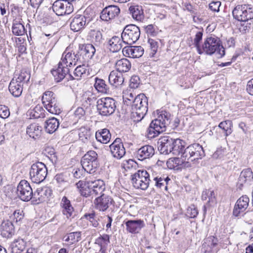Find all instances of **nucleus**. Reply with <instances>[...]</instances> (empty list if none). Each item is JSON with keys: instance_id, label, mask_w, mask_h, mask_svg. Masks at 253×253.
I'll return each instance as SVG.
<instances>
[{"instance_id": "f257e3e1", "label": "nucleus", "mask_w": 253, "mask_h": 253, "mask_svg": "<svg viewBox=\"0 0 253 253\" xmlns=\"http://www.w3.org/2000/svg\"><path fill=\"white\" fill-rule=\"evenodd\" d=\"M173 140L171 153L174 155L181 154V158L184 162H198L205 156L202 146L198 143L191 144L185 148L182 140L173 138Z\"/></svg>"}, {"instance_id": "f03ea898", "label": "nucleus", "mask_w": 253, "mask_h": 253, "mask_svg": "<svg viewBox=\"0 0 253 253\" xmlns=\"http://www.w3.org/2000/svg\"><path fill=\"white\" fill-rule=\"evenodd\" d=\"M157 118L153 120L147 129L148 137L154 138L166 130L167 126L170 124L171 115L166 111H162L158 114Z\"/></svg>"}, {"instance_id": "7ed1b4c3", "label": "nucleus", "mask_w": 253, "mask_h": 253, "mask_svg": "<svg viewBox=\"0 0 253 253\" xmlns=\"http://www.w3.org/2000/svg\"><path fill=\"white\" fill-rule=\"evenodd\" d=\"M198 53L200 54L205 53L210 55L215 53L218 55V58H221L225 55V50L218 38L210 37L205 40L201 48V51L198 52Z\"/></svg>"}, {"instance_id": "20e7f679", "label": "nucleus", "mask_w": 253, "mask_h": 253, "mask_svg": "<svg viewBox=\"0 0 253 253\" xmlns=\"http://www.w3.org/2000/svg\"><path fill=\"white\" fill-rule=\"evenodd\" d=\"M132 117L134 122H139L148 111V98L143 93L137 95L131 105Z\"/></svg>"}, {"instance_id": "39448f33", "label": "nucleus", "mask_w": 253, "mask_h": 253, "mask_svg": "<svg viewBox=\"0 0 253 253\" xmlns=\"http://www.w3.org/2000/svg\"><path fill=\"white\" fill-rule=\"evenodd\" d=\"M131 180L136 189L145 190L149 186H152L151 175L146 170H137L131 175Z\"/></svg>"}, {"instance_id": "423d86ee", "label": "nucleus", "mask_w": 253, "mask_h": 253, "mask_svg": "<svg viewBox=\"0 0 253 253\" xmlns=\"http://www.w3.org/2000/svg\"><path fill=\"white\" fill-rule=\"evenodd\" d=\"M42 100L44 107L49 113L55 115L61 113L60 105L53 92L45 91L42 95Z\"/></svg>"}, {"instance_id": "0eeeda50", "label": "nucleus", "mask_w": 253, "mask_h": 253, "mask_svg": "<svg viewBox=\"0 0 253 253\" xmlns=\"http://www.w3.org/2000/svg\"><path fill=\"white\" fill-rule=\"evenodd\" d=\"M81 165L84 171L94 173L98 167L97 154L94 151H88L82 158Z\"/></svg>"}, {"instance_id": "6e6552de", "label": "nucleus", "mask_w": 253, "mask_h": 253, "mask_svg": "<svg viewBox=\"0 0 253 253\" xmlns=\"http://www.w3.org/2000/svg\"><path fill=\"white\" fill-rule=\"evenodd\" d=\"M116 102L111 97H103L97 101V109L99 114L103 116L113 114L116 108Z\"/></svg>"}, {"instance_id": "1a4fd4ad", "label": "nucleus", "mask_w": 253, "mask_h": 253, "mask_svg": "<svg viewBox=\"0 0 253 253\" xmlns=\"http://www.w3.org/2000/svg\"><path fill=\"white\" fill-rule=\"evenodd\" d=\"M29 174L30 179L33 182L40 183L46 177L47 169L43 163L37 162L31 166Z\"/></svg>"}, {"instance_id": "9d476101", "label": "nucleus", "mask_w": 253, "mask_h": 253, "mask_svg": "<svg viewBox=\"0 0 253 253\" xmlns=\"http://www.w3.org/2000/svg\"><path fill=\"white\" fill-rule=\"evenodd\" d=\"M140 31L138 27L134 24L126 26L121 35L124 43L132 44L139 39Z\"/></svg>"}, {"instance_id": "9b49d317", "label": "nucleus", "mask_w": 253, "mask_h": 253, "mask_svg": "<svg viewBox=\"0 0 253 253\" xmlns=\"http://www.w3.org/2000/svg\"><path fill=\"white\" fill-rule=\"evenodd\" d=\"M232 15L239 21H248L253 19V7L246 4L237 5L233 9Z\"/></svg>"}, {"instance_id": "f8f14e48", "label": "nucleus", "mask_w": 253, "mask_h": 253, "mask_svg": "<svg viewBox=\"0 0 253 253\" xmlns=\"http://www.w3.org/2000/svg\"><path fill=\"white\" fill-rule=\"evenodd\" d=\"M17 194L23 201H29L33 197V192L30 183L26 180H22L17 187Z\"/></svg>"}, {"instance_id": "ddd939ff", "label": "nucleus", "mask_w": 253, "mask_h": 253, "mask_svg": "<svg viewBox=\"0 0 253 253\" xmlns=\"http://www.w3.org/2000/svg\"><path fill=\"white\" fill-rule=\"evenodd\" d=\"M81 63H87L94 55L96 49L92 44H80L77 50Z\"/></svg>"}, {"instance_id": "4468645a", "label": "nucleus", "mask_w": 253, "mask_h": 253, "mask_svg": "<svg viewBox=\"0 0 253 253\" xmlns=\"http://www.w3.org/2000/svg\"><path fill=\"white\" fill-rule=\"evenodd\" d=\"M59 62L69 68L73 65L75 66L79 63H81V60L77 50L72 52L69 51L67 48L62 54Z\"/></svg>"}, {"instance_id": "2eb2a0df", "label": "nucleus", "mask_w": 253, "mask_h": 253, "mask_svg": "<svg viewBox=\"0 0 253 253\" xmlns=\"http://www.w3.org/2000/svg\"><path fill=\"white\" fill-rule=\"evenodd\" d=\"M52 8L56 14L59 16L69 14L73 11V4H67L62 0H57L54 1Z\"/></svg>"}, {"instance_id": "dca6fc26", "label": "nucleus", "mask_w": 253, "mask_h": 253, "mask_svg": "<svg viewBox=\"0 0 253 253\" xmlns=\"http://www.w3.org/2000/svg\"><path fill=\"white\" fill-rule=\"evenodd\" d=\"M120 13V9L118 6L110 5L102 10L100 17L102 20L109 21L117 17Z\"/></svg>"}, {"instance_id": "f3484780", "label": "nucleus", "mask_w": 253, "mask_h": 253, "mask_svg": "<svg viewBox=\"0 0 253 253\" xmlns=\"http://www.w3.org/2000/svg\"><path fill=\"white\" fill-rule=\"evenodd\" d=\"M90 20L83 15H77L72 18L70 23V28L74 32H78L83 29Z\"/></svg>"}, {"instance_id": "a211bd4d", "label": "nucleus", "mask_w": 253, "mask_h": 253, "mask_svg": "<svg viewBox=\"0 0 253 253\" xmlns=\"http://www.w3.org/2000/svg\"><path fill=\"white\" fill-rule=\"evenodd\" d=\"M113 202V200L111 197L105 194H102L95 199L94 204L97 210L105 211L112 204Z\"/></svg>"}, {"instance_id": "6ab92c4d", "label": "nucleus", "mask_w": 253, "mask_h": 253, "mask_svg": "<svg viewBox=\"0 0 253 253\" xmlns=\"http://www.w3.org/2000/svg\"><path fill=\"white\" fill-rule=\"evenodd\" d=\"M173 138L169 136H164L159 139L158 150L161 154L167 155L172 151Z\"/></svg>"}, {"instance_id": "aec40b11", "label": "nucleus", "mask_w": 253, "mask_h": 253, "mask_svg": "<svg viewBox=\"0 0 253 253\" xmlns=\"http://www.w3.org/2000/svg\"><path fill=\"white\" fill-rule=\"evenodd\" d=\"M60 206L62 214L67 219L72 218L75 215L74 209L70 201L66 197H62Z\"/></svg>"}, {"instance_id": "412c9836", "label": "nucleus", "mask_w": 253, "mask_h": 253, "mask_svg": "<svg viewBox=\"0 0 253 253\" xmlns=\"http://www.w3.org/2000/svg\"><path fill=\"white\" fill-rule=\"evenodd\" d=\"M110 148L113 157L118 159L122 158L126 153L124 145L119 138H116L114 141L110 145Z\"/></svg>"}, {"instance_id": "4be33fe9", "label": "nucleus", "mask_w": 253, "mask_h": 253, "mask_svg": "<svg viewBox=\"0 0 253 253\" xmlns=\"http://www.w3.org/2000/svg\"><path fill=\"white\" fill-rule=\"evenodd\" d=\"M249 198L246 195L241 197L236 202L233 211V215L236 217L244 212L249 206Z\"/></svg>"}, {"instance_id": "5701e85b", "label": "nucleus", "mask_w": 253, "mask_h": 253, "mask_svg": "<svg viewBox=\"0 0 253 253\" xmlns=\"http://www.w3.org/2000/svg\"><path fill=\"white\" fill-rule=\"evenodd\" d=\"M126 231L131 234L138 233L145 226L143 220L141 219L127 220L125 221Z\"/></svg>"}, {"instance_id": "b1692460", "label": "nucleus", "mask_w": 253, "mask_h": 253, "mask_svg": "<svg viewBox=\"0 0 253 253\" xmlns=\"http://www.w3.org/2000/svg\"><path fill=\"white\" fill-rule=\"evenodd\" d=\"M123 53L126 57L139 58L144 53V49L141 46H127L123 48Z\"/></svg>"}, {"instance_id": "393cba45", "label": "nucleus", "mask_w": 253, "mask_h": 253, "mask_svg": "<svg viewBox=\"0 0 253 253\" xmlns=\"http://www.w3.org/2000/svg\"><path fill=\"white\" fill-rule=\"evenodd\" d=\"M69 72V69L60 62H59L58 67L56 69H53L51 71V73L56 82H59L64 78L67 80Z\"/></svg>"}, {"instance_id": "a878e982", "label": "nucleus", "mask_w": 253, "mask_h": 253, "mask_svg": "<svg viewBox=\"0 0 253 253\" xmlns=\"http://www.w3.org/2000/svg\"><path fill=\"white\" fill-rule=\"evenodd\" d=\"M155 154L154 147L146 145L140 148L136 152V157L140 161L151 158Z\"/></svg>"}, {"instance_id": "bb28decb", "label": "nucleus", "mask_w": 253, "mask_h": 253, "mask_svg": "<svg viewBox=\"0 0 253 253\" xmlns=\"http://www.w3.org/2000/svg\"><path fill=\"white\" fill-rule=\"evenodd\" d=\"M110 84L118 87L122 85L124 82V78L122 73L116 70L111 71L108 77Z\"/></svg>"}, {"instance_id": "cd10ccee", "label": "nucleus", "mask_w": 253, "mask_h": 253, "mask_svg": "<svg viewBox=\"0 0 253 253\" xmlns=\"http://www.w3.org/2000/svg\"><path fill=\"white\" fill-rule=\"evenodd\" d=\"M1 235L5 238H9L14 233V225L9 220H4L0 225Z\"/></svg>"}, {"instance_id": "c85d7f7f", "label": "nucleus", "mask_w": 253, "mask_h": 253, "mask_svg": "<svg viewBox=\"0 0 253 253\" xmlns=\"http://www.w3.org/2000/svg\"><path fill=\"white\" fill-rule=\"evenodd\" d=\"M152 186H155L157 188H161L164 187L165 190H167V185L170 178L168 176L165 177V175H156L153 174L151 175Z\"/></svg>"}, {"instance_id": "c756f323", "label": "nucleus", "mask_w": 253, "mask_h": 253, "mask_svg": "<svg viewBox=\"0 0 253 253\" xmlns=\"http://www.w3.org/2000/svg\"><path fill=\"white\" fill-rule=\"evenodd\" d=\"M42 127L38 124L33 123L27 127L26 133L31 138L36 139L40 137L42 134Z\"/></svg>"}, {"instance_id": "7c9ffc66", "label": "nucleus", "mask_w": 253, "mask_h": 253, "mask_svg": "<svg viewBox=\"0 0 253 253\" xmlns=\"http://www.w3.org/2000/svg\"><path fill=\"white\" fill-rule=\"evenodd\" d=\"M82 64V65H78L74 71V76L71 74L68 75L67 81L73 80H80L81 78L84 77L85 75L86 71V63H79Z\"/></svg>"}, {"instance_id": "2f4dec72", "label": "nucleus", "mask_w": 253, "mask_h": 253, "mask_svg": "<svg viewBox=\"0 0 253 253\" xmlns=\"http://www.w3.org/2000/svg\"><path fill=\"white\" fill-rule=\"evenodd\" d=\"M90 183L91 181L86 182L82 180L76 183L77 188L82 196L87 197L92 195Z\"/></svg>"}, {"instance_id": "473e14b6", "label": "nucleus", "mask_w": 253, "mask_h": 253, "mask_svg": "<svg viewBox=\"0 0 253 253\" xmlns=\"http://www.w3.org/2000/svg\"><path fill=\"white\" fill-rule=\"evenodd\" d=\"M23 84L16 82L13 79L8 86L9 91L10 93L15 97H18L21 96L23 88Z\"/></svg>"}, {"instance_id": "72a5a7b5", "label": "nucleus", "mask_w": 253, "mask_h": 253, "mask_svg": "<svg viewBox=\"0 0 253 253\" xmlns=\"http://www.w3.org/2000/svg\"><path fill=\"white\" fill-rule=\"evenodd\" d=\"M110 243V237L107 234L100 235L96 239L95 244L100 247L99 252L101 253H107L106 251L108 244Z\"/></svg>"}, {"instance_id": "f704fd0d", "label": "nucleus", "mask_w": 253, "mask_h": 253, "mask_svg": "<svg viewBox=\"0 0 253 253\" xmlns=\"http://www.w3.org/2000/svg\"><path fill=\"white\" fill-rule=\"evenodd\" d=\"M253 180V172L250 168L243 169L240 173L239 178V188L246 182H251Z\"/></svg>"}, {"instance_id": "c9c22d12", "label": "nucleus", "mask_w": 253, "mask_h": 253, "mask_svg": "<svg viewBox=\"0 0 253 253\" xmlns=\"http://www.w3.org/2000/svg\"><path fill=\"white\" fill-rule=\"evenodd\" d=\"M130 14L132 17L138 21H141L144 19V15L141 6L131 5L128 9Z\"/></svg>"}, {"instance_id": "e433bc0d", "label": "nucleus", "mask_w": 253, "mask_h": 253, "mask_svg": "<svg viewBox=\"0 0 253 253\" xmlns=\"http://www.w3.org/2000/svg\"><path fill=\"white\" fill-rule=\"evenodd\" d=\"M95 137L98 141L106 144L110 140L111 134L108 129H101L96 132Z\"/></svg>"}, {"instance_id": "4c0bfd02", "label": "nucleus", "mask_w": 253, "mask_h": 253, "mask_svg": "<svg viewBox=\"0 0 253 253\" xmlns=\"http://www.w3.org/2000/svg\"><path fill=\"white\" fill-rule=\"evenodd\" d=\"M90 187L91 188L92 195L94 194L95 196L103 194L105 189L103 181L100 180L91 181Z\"/></svg>"}, {"instance_id": "58836bf2", "label": "nucleus", "mask_w": 253, "mask_h": 253, "mask_svg": "<svg viewBox=\"0 0 253 253\" xmlns=\"http://www.w3.org/2000/svg\"><path fill=\"white\" fill-rule=\"evenodd\" d=\"M202 199L207 200L208 199L207 205L212 206L216 204V200L214 192L213 190L206 189L203 191L202 194Z\"/></svg>"}, {"instance_id": "ea45409f", "label": "nucleus", "mask_w": 253, "mask_h": 253, "mask_svg": "<svg viewBox=\"0 0 253 253\" xmlns=\"http://www.w3.org/2000/svg\"><path fill=\"white\" fill-rule=\"evenodd\" d=\"M131 66V63L128 59L123 58L118 60L116 63V71L121 72V73L123 72H126L130 70Z\"/></svg>"}, {"instance_id": "a19ab883", "label": "nucleus", "mask_w": 253, "mask_h": 253, "mask_svg": "<svg viewBox=\"0 0 253 253\" xmlns=\"http://www.w3.org/2000/svg\"><path fill=\"white\" fill-rule=\"evenodd\" d=\"M59 126V121L56 118L53 117L46 121L44 127L47 133H52L57 130Z\"/></svg>"}, {"instance_id": "79ce46f5", "label": "nucleus", "mask_w": 253, "mask_h": 253, "mask_svg": "<svg viewBox=\"0 0 253 253\" xmlns=\"http://www.w3.org/2000/svg\"><path fill=\"white\" fill-rule=\"evenodd\" d=\"M94 86L99 92L109 94L110 92L109 86L103 79L96 78Z\"/></svg>"}, {"instance_id": "37998d69", "label": "nucleus", "mask_w": 253, "mask_h": 253, "mask_svg": "<svg viewBox=\"0 0 253 253\" xmlns=\"http://www.w3.org/2000/svg\"><path fill=\"white\" fill-rule=\"evenodd\" d=\"M122 39L119 37L114 36L109 41L110 49L113 52H118L123 47Z\"/></svg>"}, {"instance_id": "c03bdc74", "label": "nucleus", "mask_w": 253, "mask_h": 253, "mask_svg": "<svg viewBox=\"0 0 253 253\" xmlns=\"http://www.w3.org/2000/svg\"><path fill=\"white\" fill-rule=\"evenodd\" d=\"M81 232L76 231L69 233L64 236L65 242H69L70 245L78 243L81 240Z\"/></svg>"}, {"instance_id": "a18cd8bd", "label": "nucleus", "mask_w": 253, "mask_h": 253, "mask_svg": "<svg viewBox=\"0 0 253 253\" xmlns=\"http://www.w3.org/2000/svg\"><path fill=\"white\" fill-rule=\"evenodd\" d=\"M13 253H20L23 251L26 247V242L22 239L15 240L11 245Z\"/></svg>"}, {"instance_id": "49530a36", "label": "nucleus", "mask_w": 253, "mask_h": 253, "mask_svg": "<svg viewBox=\"0 0 253 253\" xmlns=\"http://www.w3.org/2000/svg\"><path fill=\"white\" fill-rule=\"evenodd\" d=\"M12 32L16 36H22L25 33V29L23 25L17 20L13 21Z\"/></svg>"}, {"instance_id": "de8ad7c7", "label": "nucleus", "mask_w": 253, "mask_h": 253, "mask_svg": "<svg viewBox=\"0 0 253 253\" xmlns=\"http://www.w3.org/2000/svg\"><path fill=\"white\" fill-rule=\"evenodd\" d=\"M218 127L223 130L225 136H228L231 134L233 131V124L230 120H226L220 122L218 125Z\"/></svg>"}, {"instance_id": "09e8293b", "label": "nucleus", "mask_w": 253, "mask_h": 253, "mask_svg": "<svg viewBox=\"0 0 253 253\" xmlns=\"http://www.w3.org/2000/svg\"><path fill=\"white\" fill-rule=\"evenodd\" d=\"M45 111L40 105H37L34 108L31 110L30 115L31 118L39 119L44 118L45 115Z\"/></svg>"}, {"instance_id": "8fccbe9b", "label": "nucleus", "mask_w": 253, "mask_h": 253, "mask_svg": "<svg viewBox=\"0 0 253 253\" xmlns=\"http://www.w3.org/2000/svg\"><path fill=\"white\" fill-rule=\"evenodd\" d=\"M218 242V240L217 238L213 236H210L205 239L203 246L206 247V246L207 245L209 249H207V251L211 252L213 248L217 245Z\"/></svg>"}, {"instance_id": "3c124183", "label": "nucleus", "mask_w": 253, "mask_h": 253, "mask_svg": "<svg viewBox=\"0 0 253 253\" xmlns=\"http://www.w3.org/2000/svg\"><path fill=\"white\" fill-rule=\"evenodd\" d=\"M92 42L96 46H99L102 42V35L99 31H92L90 33Z\"/></svg>"}, {"instance_id": "603ef678", "label": "nucleus", "mask_w": 253, "mask_h": 253, "mask_svg": "<svg viewBox=\"0 0 253 253\" xmlns=\"http://www.w3.org/2000/svg\"><path fill=\"white\" fill-rule=\"evenodd\" d=\"M24 217L23 211L18 209L15 210L13 213L9 216L10 221L12 223L15 222L17 223L20 222Z\"/></svg>"}, {"instance_id": "864d4df0", "label": "nucleus", "mask_w": 253, "mask_h": 253, "mask_svg": "<svg viewBox=\"0 0 253 253\" xmlns=\"http://www.w3.org/2000/svg\"><path fill=\"white\" fill-rule=\"evenodd\" d=\"M84 217L88 220L94 227H97L99 225V217L97 216L94 212L90 213H85Z\"/></svg>"}, {"instance_id": "5fc2aeb1", "label": "nucleus", "mask_w": 253, "mask_h": 253, "mask_svg": "<svg viewBox=\"0 0 253 253\" xmlns=\"http://www.w3.org/2000/svg\"><path fill=\"white\" fill-rule=\"evenodd\" d=\"M55 179L58 183L59 186L61 187L62 189L67 187L68 185V182L67 177L63 173L57 174L55 177Z\"/></svg>"}, {"instance_id": "6e6d98bb", "label": "nucleus", "mask_w": 253, "mask_h": 253, "mask_svg": "<svg viewBox=\"0 0 253 253\" xmlns=\"http://www.w3.org/2000/svg\"><path fill=\"white\" fill-rule=\"evenodd\" d=\"M30 79V74L25 70H22L18 77L16 79H14V80L23 84L24 83H27Z\"/></svg>"}, {"instance_id": "4d7b16f0", "label": "nucleus", "mask_w": 253, "mask_h": 253, "mask_svg": "<svg viewBox=\"0 0 253 253\" xmlns=\"http://www.w3.org/2000/svg\"><path fill=\"white\" fill-rule=\"evenodd\" d=\"M136 96L131 90H127L123 93V101L127 105L132 103L134 99Z\"/></svg>"}, {"instance_id": "13d9d810", "label": "nucleus", "mask_w": 253, "mask_h": 253, "mask_svg": "<svg viewBox=\"0 0 253 253\" xmlns=\"http://www.w3.org/2000/svg\"><path fill=\"white\" fill-rule=\"evenodd\" d=\"M148 42L150 45V48L151 50L150 55L151 56L153 57L158 51L159 47V42L156 40L152 39H149Z\"/></svg>"}, {"instance_id": "bf43d9fd", "label": "nucleus", "mask_w": 253, "mask_h": 253, "mask_svg": "<svg viewBox=\"0 0 253 253\" xmlns=\"http://www.w3.org/2000/svg\"><path fill=\"white\" fill-rule=\"evenodd\" d=\"M203 32L199 31L196 33L195 37L194 39V44L196 47L197 52L201 51V48L202 46H200V42L202 40Z\"/></svg>"}, {"instance_id": "052dcab7", "label": "nucleus", "mask_w": 253, "mask_h": 253, "mask_svg": "<svg viewBox=\"0 0 253 253\" xmlns=\"http://www.w3.org/2000/svg\"><path fill=\"white\" fill-rule=\"evenodd\" d=\"M198 214V210L194 205H191L187 208L186 215L189 218H195L197 216Z\"/></svg>"}, {"instance_id": "680f3d73", "label": "nucleus", "mask_w": 253, "mask_h": 253, "mask_svg": "<svg viewBox=\"0 0 253 253\" xmlns=\"http://www.w3.org/2000/svg\"><path fill=\"white\" fill-rule=\"evenodd\" d=\"M10 115V111L9 108L5 106L0 105V117L2 119H6Z\"/></svg>"}, {"instance_id": "e2e57ef3", "label": "nucleus", "mask_w": 253, "mask_h": 253, "mask_svg": "<svg viewBox=\"0 0 253 253\" xmlns=\"http://www.w3.org/2000/svg\"><path fill=\"white\" fill-rule=\"evenodd\" d=\"M140 84V79L137 76H132L130 79L129 86L131 88H136Z\"/></svg>"}, {"instance_id": "0e129e2a", "label": "nucleus", "mask_w": 253, "mask_h": 253, "mask_svg": "<svg viewBox=\"0 0 253 253\" xmlns=\"http://www.w3.org/2000/svg\"><path fill=\"white\" fill-rule=\"evenodd\" d=\"M221 2L219 1H212L209 4V8L212 11L218 12Z\"/></svg>"}, {"instance_id": "69168bd1", "label": "nucleus", "mask_w": 253, "mask_h": 253, "mask_svg": "<svg viewBox=\"0 0 253 253\" xmlns=\"http://www.w3.org/2000/svg\"><path fill=\"white\" fill-rule=\"evenodd\" d=\"M225 149L221 148H218L213 153V157L215 159H221L225 154Z\"/></svg>"}, {"instance_id": "338daca9", "label": "nucleus", "mask_w": 253, "mask_h": 253, "mask_svg": "<svg viewBox=\"0 0 253 253\" xmlns=\"http://www.w3.org/2000/svg\"><path fill=\"white\" fill-rule=\"evenodd\" d=\"M85 114V111L82 107H78L74 111V116L78 120L82 118Z\"/></svg>"}, {"instance_id": "774afa93", "label": "nucleus", "mask_w": 253, "mask_h": 253, "mask_svg": "<svg viewBox=\"0 0 253 253\" xmlns=\"http://www.w3.org/2000/svg\"><path fill=\"white\" fill-rule=\"evenodd\" d=\"M247 90L250 95H253V79L248 82Z\"/></svg>"}]
</instances>
